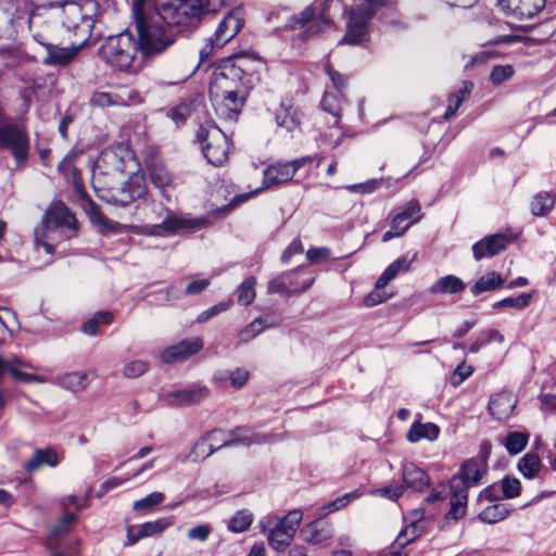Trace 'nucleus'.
<instances>
[{"mask_svg":"<svg viewBox=\"0 0 556 556\" xmlns=\"http://www.w3.org/2000/svg\"><path fill=\"white\" fill-rule=\"evenodd\" d=\"M224 7L225 0H135L132 25L140 53L146 60L160 55L174 43V26L195 25Z\"/></svg>","mask_w":556,"mask_h":556,"instance_id":"obj_1","label":"nucleus"},{"mask_svg":"<svg viewBox=\"0 0 556 556\" xmlns=\"http://www.w3.org/2000/svg\"><path fill=\"white\" fill-rule=\"evenodd\" d=\"M254 60L240 55L228 60L213 75L210 98L216 114L233 121L240 114L245 99L256 80L250 64Z\"/></svg>","mask_w":556,"mask_h":556,"instance_id":"obj_2","label":"nucleus"},{"mask_svg":"<svg viewBox=\"0 0 556 556\" xmlns=\"http://www.w3.org/2000/svg\"><path fill=\"white\" fill-rule=\"evenodd\" d=\"M125 178V162L118 150L106 149L99 155L93 169L96 188L108 190V195H101L109 202L126 206L143 198L146 187L142 179L134 177L128 181Z\"/></svg>","mask_w":556,"mask_h":556,"instance_id":"obj_3","label":"nucleus"},{"mask_svg":"<svg viewBox=\"0 0 556 556\" xmlns=\"http://www.w3.org/2000/svg\"><path fill=\"white\" fill-rule=\"evenodd\" d=\"M99 55L112 68L132 74L140 72L146 61L129 31L108 37L99 48Z\"/></svg>","mask_w":556,"mask_h":556,"instance_id":"obj_4","label":"nucleus"},{"mask_svg":"<svg viewBox=\"0 0 556 556\" xmlns=\"http://www.w3.org/2000/svg\"><path fill=\"white\" fill-rule=\"evenodd\" d=\"M223 434L224 433L222 431L214 430L197 441L190 451V457L192 460H204L215 451L233 444H243L250 446L251 444L273 443L278 440V438L274 434L256 433L245 428L236 429L232 432V439L230 440H224L222 438Z\"/></svg>","mask_w":556,"mask_h":556,"instance_id":"obj_5","label":"nucleus"},{"mask_svg":"<svg viewBox=\"0 0 556 556\" xmlns=\"http://www.w3.org/2000/svg\"><path fill=\"white\" fill-rule=\"evenodd\" d=\"M149 212L146 214L147 223L142 226H134L132 231L139 235L168 237L182 229H194L200 226L197 219L178 216L162 204L151 202L146 204Z\"/></svg>","mask_w":556,"mask_h":556,"instance_id":"obj_6","label":"nucleus"},{"mask_svg":"<svg viewBox=\"0 0 556 556\" xmlns=\"http://www.w3.org/2000/svg\"><path fill=\"white\" fill-rule=\"evenodd\" d=\"M387 4V0H353L344 37L339 45L362 46L369 40L368 25L376 12Z\"/></svg>","mask_w":556,"mask_h":556,"instance_id":"obj_7","label":"nucleus"},{"mask_svg":"<svg viewBox=\"0 0 556 556\" xmlns=\"http://www.w3.org/2000/svg\"><path fill=\"white\" fill-rule=\"evenodd\" d=\"M302 518L301 509H292L283 518L267 517L265 520H261L260 527L265 533L267 527L275 520L274 527L267 533V541L271 548L283 552L290 546Z\"/></svg>","mask_w":556,"mask_h":556,"instance_id":"obj_8","label":"nucleus"},{"mask_svg":"<svg viewBox=\"0 0 556 556\" xmlns=\"http://www.w3.org/2000/svg\"><path fill=\"white\" fill-rule=\"evenodd\" d=\"M197 139L201 142L202 152L208 163L214 166L225 163L229 152L228 139L216 125H201L197 131Z\"/></svg>","mask_w":556,"mask_h":556,"instance_id":"obj_9","label":"nucleus"},{"mask_svg":"<svg viewBox=\"0 0 556 556\" xmlns=\"http://www.w3.org/2000/svg\"><path fill=\"white\" fill-rule=\"evenodd\" d=\"M243 25L239 11L228 12L219 22L213 36L207 38L205 45L200 50V63L208 61L212 53L228 43L241 29Z\"/></svg>","mask_w":556,"mask_h":556,"instance_id":"obj_10","label":"nucleus"},{"mask_svg":"<svg viewBox=\"0 0 556 556\" xmlns=\"http://www.w3.org/2000/svg\"><path fill=\"white\" fill-rule=\"evenodd\" d=\"M77 220L68 207L62 202L54 203L47 212L43 219V224L40 228L35 230V241L37 244L42 245L48 254L53 253V245L49 242L43 241L47 237V232L53 227H67L70 229H76Z\"/></svg>","mask_w":556,"mask_h":556,"instance_id":"obj_11","label":"nucleus"},{"mask_svg":"<svg viewBox=\"0 0 556 556\" xmlns=\"http://www.w3.org/2000/svg\"><path fill=\"white\" fill-rule=\"evenodd\" d=\"M332 4H338V1L328 0L320 10L317 7L306 8L299 14V16L293 18L294 24H292L291 27L303 28V37H309L317 34L324 25L330 23L331 17L328 11Z\"/></svg>","mask_w":556,"mask_h":556,"instance_id":"obj_12","label":"nucleus"},{"mask_svg":"<svg viewBox=\"0 0 556 556\" xmlns=\"http://www.w3.org/2000/svg\"><path fill=\"white\" fill-rule=\"evenodd\" d=\"M485 458H470L466 460L459 471L450 480V486L459 488L468 492L469 488L480 484L483 475L486 473Z\"/></svg>","mask_w":556,"mask_h":556,"instance_id":"obj_13","label":"nucleus"},{"mask_svg":"<svg viewBox=\"0 0 556 556\" xmlns=\"http://www.w3.org/2000/svg\"><path fill=\"white\" fill-rule=\"evenodd\" d=\"M420 211L421 207L418 201H409L407 206L392 218L390 230L383 233L382 241L388 242L393 238L403 236L412 225L421 219Z\"/></svg>","mask_w":556,"mask_h":556,"instance_id":"obj_14","label":"nucleus"},{"mask_svg":"<svg viewBox=\"0 0 556 556\" xmlns=\"http://www.w3.org/2000/svg\"><path fill=\"white\" fill-rule=\"evenodd\" d=\"M203 345L201 338L185 339L164 349L161 353V359L166 364L182 362L198 354L203 349Z\"/></svg>","mask_w":556,"mask_h":556,"instance_id":"obj_15","label":"nucleus"},{"mask_svg":"<svg viewBox=\"0 0 556 556\" xmlns=\"http://www.w3.org/2000/svg\"><path fill=\"white\" fill-rule=\"evenodd\" d=\"M305 159L293 160L286 163H277L268 166L264 170V185L270 187L274 185L290 181L294 174L303 166Z\"/></svg>","mask_w":556,"mask_h":556,"instance_id":"obj_16","label":"nucleus"},{"mask_svg":"<svg viewBox=\"0 0 556 556\" xmlns=\"http://www.w3.org/2000/svg\"><path fill=\"white\" fill-rule=\"evenodd\" d=\"M208 395V389L203 386H191L186 389L169 391L163 400L168 406H188L202 402Z\"/></svg>","mask_w":556,"mask_h":556,"instance_id":"obj_17","label":"nucleus"},{"mask_svg":"<svg viewBox=\"0 0 556 556\" xmlns=\"http://www.w3.org/2000/svg\"><path fill=\"white\" fill-rule=\"evenodd\" d=\"M295 270L283 273L271 279L268 282V292L292 296L306 291L313 285L314 279H307L303 281L301 285H299L295 281H293V276L295 275Z\"/></svg>","mask_w":556,"mask_h":556,"instance_id":"obj_18","label":"nucleus"},{"mask_svg":"<svg viewBox=\"0 0 556 556\" xmlns=\"http://www.w3.org/2000/svg\"><path fill=\"white\" fill-rule=\"evenodd\" d=\"M546 0H498V7L506 14L518 18H531L544 7Z\"/></svg>","mask_w":556,"mask_h":556,"instance_id":"obj_19","label":"nucleus"},{"mask_svg":"<svg viewBox=\"0 0 556 556\" xmlns=\"http://www.w3.org/2000/svg\"><path fill=\"white\" fill-rule=\"evenodd\" d=\"M513 241V238L505 233H495L476 242L472 245L473 257L479 261L483 257H491L505 250Z\"/></svg>","mask_w":556,"mask_h":556,"instance_id":"obj_20","label":"nucleus"},{"mask_svg":"<svg viewBox=\"0 0 556 556\" xmlns=\"http://www.w3.org/2000/svg\"><path fill=\"white\" fill-rule=\"evenodd\" d=\"M517 400L511 392H500L489 402V412L497 420H507L514 413Z\"/></svg>","mask_w":556,"mask_h":556,"instance_id":"obj_21","label":"nucleus"},{"mask_svg":"<svg viewBox=\"0 0 556 556\" xmlns=\"http://www.w3.org/2000/svg\"><path fill=\"white\" fill-rule=\"evenodd\" d=\"M46 56L42 63L51 66H65L70 64L78 53L77 47H59L51 43L47 46Z\"/></svg>","mask_w":556,"mask_h":556,"instance_id":"obj_22","label":"nucleus"},{"mask_svg":"<svg viewBox=\"0 0 556 556\" xmlns=\"http://www.w3.org/2000/svg\"><path fill=\"white\" fill-rule=\"evenodd\" d=\"M59 463V455L54 448H36L31 458L25 463L24 469L31 473L39 470L43 466L55 468Z\"/></svg>","mask_w":556,"mask_h":556,"instance_id":"obj_23","label":"nucleus"},{"mask_svg":"<svg viewBox=\"0 0 556 556\" xmlns=\"http://www.w3.org/2000/svg\"><path fill=\"white\" fill-rule=\"evenodd\" d=\"M333 530L330 525L321 523L318 520L305 525L301 529L302 539L312 544H318L331 539Z\"/></svg>","mask_w":556,"mask_h":556,"instance_id":"obj_24","label":"nucleus"},{"mask_svg":"<svg viewBox=\"0 0 556 556\" xmlns=\"http://www.w3.org/2000/svg\"><path fill=\"white\" fill-rule=\"evenodd\" d=\"M451 500L450 509L445 515L446 520L457 521L462 519L467 511L468 492L459 488L450 486Z\"/></svg>","mask_w":556,"mask_h":556,"instance_id":"obj_25","label":"nucleus"},{"mask_svg":"<svg viewBox=\"0 0 556 556\" xmlns=\"http://www.w3.org/2000/svg\"><path fill=\"white\" fill-rule=\"evenodd\" d=\"M403 481L414 491L422 492L429 485L427 473L413 463L403 466Z\"/></svg>","mask_w":556,"mask_h":556,"instance_id":"obj_26","label":"nucleus"},{"mask_svg":"<svg viewBox=\"0 0 556 556\" xmlns=\"http://www.w3.org/2000/svg\"><path fill=\"white\" fill-rule=\"evenodd\" d=\"M55 384L70 392L76 393L85 390L89 384L88 371H71L59 376Z\"/></svg>","mask_w":556,"mask_h":556,"instance_id":"obj_27","label":"nucleus"},{"mask_svg":"<svg viewBox=\"0 0 556 556\" xmlns=\"http://www.w3.org/2000/svg\"><path fill=\"white\" fill-rule=\"evenodd\" d=\"M504 278L496 271H486L471 287L473 296H478L483 292H492L504 285Z\"/></svg>","mask_w":556,"mask_h":556,"instance_id":"obj_28","label":"nucleus"},{"mask_svg":"<svg viewBox=\"0 0 556 556\" xmlns=\"http://www.w3.org/2000/svg\"><path fill=\"white\" fill-rule=\"evenodd\" d=\"M466 288L465 282L457 276L447 275L438 279L430 288L433 294H456L464 291Z\"/></svg>","mask_w":556,"mask_h":556,"instance_id":"obj_29","label":"nucleus"},{"mask_svg":"<svg viewBox=\"0 0 556 556\" xmlns=\"http://www.w3.org/2000/svg\"><path fill=\"white\" fill-rule=\"evenodd\" d=\"M439 434H440V428L435 424L414 422L407 432V439L410 442H418L421 439L434 441L438 439Z\"/></svg>","mask_w":556,"mask_h":556,"instance_id":"obj_30","label":"nucleus"},{"mask_svg":"<svg viewBox=\"0 0 556 556\" xmlns=\"http://www.w3.org/2000/svg\"><path fill=\"white\" fill-rule=\"evenodd\" d=\"M276 123L288 131L294 130L301 123V114L296 108L281 105L276 112Z\"/></svg>","mask_w":556,"mask_h":556,"instance_id":"obj_31","label":"nucleus"},{"mask_svg":"<svg viewBox=\"0 0 556 556\" xmlns=\"http://www.w3.org/2000/svg\"><path fill=\"white\" fill-rule=\"evenodd\" d=\"M473 88V84L468 80H464L457 91L453 92L448 98V104L444 113V118H451L462 105V103L470 96Z\"/></svg>","mask_w":556,"mask_h":556,"instance_id":"obj_32","label":"nucleus"},{"mask_svg":"<svg viewBox=\"0 0 556 556\" xmlns=\"http://www.w3.org/2000/svg\"><path fill=\"white\" fill-rule=\"evenodd\" d=\"M509 511L510 509L507 504L493 503L482 509L478 515V518L484 523L493 525L507 518Z\"/></svg>","mask_w":556,"mask_h":556,"instance_id":"obj_33","label":"nucleus"},{"mask_svg":"<svg viewBox=\"0 0 556 556\" xmlns=\"http://www.w3.org/2000/svg\"><path fill=\"white\" fill-rule=\"evenodd\" d=\"M530 434L525 431H511L502 440V444L510 455L521 453L529 442Z\"/></svg>","mask_w":556,"mask_h":556,"instance_id":"obj_34","label":"nucleus"},{"mask_svg":"<svg viewBox=\"0 0 556 556\" xmlns=\"http://www.w3.org/2000/svg\"><path fill=\"white\" fill-rule=\"evenodd\" d=\"M541 459L538 454L529 452L518 462L519 472L527 479H533L541 469Z\"/></svg>","mask_w":556,"mask_h":556,"instance_id":"obj_35","label":"nucleus"},{"mask_svg":"<svg viewBox=\"0 0 556 556\" xmlns=\"http://www.w3.org/2000/svg\"><path fill=\"white\" fill-rule=\"evenodd\" d=\"M115 106H129L141 102V97L134 88L121 86L112 90Z\"/></svg>","mask_w":556,"mask_h":556,"instance_id":"obj_36","label":"nucleus"},{"mask_svg":"<svg viewBox=\"0 0 556 556\" xmlns=\"http://www.w3.org/2000/svg\"><path fill=\"white\" fill-rule=\"evenodd\" d=\"M149 176L151 181L156 188H165L172 182V175L164 167L163 164L157 162H151L148 165Z\"/></svg>","mask_w":556,"mask_h":556,"instance_id":"obj_37","label":"nucleus"},{"mask_svg":"<svg viewBox=\"0 0 556 556\" xmlns=\"http://www.w3.org/2000/svg\"><path fill=\"white\" fill-rule=\"evenodd\" d=\"M427 530V525H415L407 522V526L400 532L395 540L399 548L403 549L405 545L414 542Z\"/></svg>","mask_w":556,"mask_h":556,"instance_id":"obj_38","label":"nucleus"},{"mask_svg":"<svg viewBox=\"0 0 556 556\" xmlns=\"http://www.w3.org/2000/svg\"><path fill=\"white\" fill-rule=\"evenodd\" d=\"M554 206V198L548 192L535 194L530 203L531 213L534 216L547 215Z\"/></svg>","mask_w":556,"mask_h":556,"instance_id":"obj_39","label":"nucleus"},{"mask_svg":"<svg viewBox=\"0 0 556 556\" xmlns=\"http://www.w3.org/2000/svg\"><path fill=\"white\" fill-rule=\"evenodd\" d=\"M249 377L250 372L247 369L238 367L232 370L220 372L217 379L222 382L229 380L230 386L238 390L245 386Z\"/></svg>","mask_w":556,"mask_h":556,"instance_id":"obj_40","label":"nucleus"},{"mask_svg":"<svg viewBox=\"0 0 556 556\" xmlns=\"http://www.w3.org/2000/svg\"><path fill=\"white\" fill-rule=\"evenodd\" d=\"M15 0H0V30L3 26L13 23V20L21 18L23 12L15 8Z\"/></svg>","mask_w":556,"mask_h":556,"instance_id":"obj_41","label":"nucleus"},{"mask_svg":"<svg viewBox=\"0 0 556 556\" xmlns=\"http://www.w3.org/2000/svg\"><path fill=\"white\" fill-rule=\"evenodd\" d=\"M90 219L96 226L99 227L100 231L102 232H118L123 228V226L119 223L109 219L96 206L91 207Z\"/></svg>","mask_w":556,"mask_h":556,"instance_id":"obj_42","label":"nucleus"},{"mask_svg":"<svg viewBox=\"0 0 556 556\" xmlns=\"http://www.w3.org/2000/svg\"><path fill=\"white\" fill-rule=\"evenodd\" d=\"M256 278H247L237 289V302L240 305H250L255 299Z\"/></svg>","mask_w":556,"mask_h":556,"instance_id":"obj_43","label":"nucleus"},{"mask_svg":"<svg viewBox=\"0 0 556 556\" xmlns=\"http://www.w3.org/2000/svg\"><path fill=\"white\" fill-rule=\"evenodd\" d=\"M25 366L30 367L29 364L21 362L18 358L14 357L12 358V367H10V374L20 381L27 382V383H46L48 379L43 376L33 375L20 371L16 367L17 366Z\"/></svg>","mask_w":556,"mask_h":556,"instance_id":"obj_44","label":"nucleus"},{"mask_svg":"<svg viewBox=\"0 0 556 556\" xmlns=\"http://www.w3.org/2000/svg\"><path fill=\"white\" fill-rule=\"evenodd\" d=\"M64 23L68 27H77L84 20L83 9L77 2H65L62 4Z\"/></svg>","mask_w":556,"mask_h":556,"instance_id":"obj_45","label":"nucleus"},{"mask_svg":"<svg viewBox=\"0 0 556 556\" xmlns=\"http://www.w3.org/2000/svg\"><path fill=\"white\" fill-rule=\"evenodd\" d=\"M173 525L172 518H159L154 521H148L139 526L141 529V536L148 538L155 534H161Z\"/></svg>","mask_w":556,"mask_h":556,"instance_id":"obj_46","label":"nucleus"},{"mask_svg":"<svg viewBox=\"0 0 556 556\" xmlns=\"http://www.w3.org/2000/svg\"><path fill=\"white\" fill-rule=\"evenodd\" d=\"M252 515L245 510L237 511L228 522L231 532L240 533L245 531L252 523Z\"/></svg>","mask_w":556,"mask_h":556,"instance_id":"obj_47","label":"nucleus"},{"mask_svg":"<svg viewBox=\"0 0 556 556\" xmlns=\"http://www.w3.org/2000/svg\"><path fill=\"white\" fill-rule=\"evenodd\" d=\"M149 369V363L144 359H134L125 364L122 374L125 378L135 379L141 377Z\"/></svg>","mask_w":556,"mask_h":556,"instance_id":"obj_48","label":"nucleus"},{"mask_svg":"<svg viewBox=\"0 0 556 556\" xmlns=\"http://www.w3.org/2000/svg\"><path fill=\"white\" fill-rule=\"evenodd\" d=\"M532 299L531 293H521L517 298H504L493 304V308L498 307H513L517 309H523L526 308Z\"/></svg>","mask_w":556,"mask_h":556,"instance_id":"obj_49","label":"nucleus"},{"mask_svg":"<svg viewBox=\"0 0 556 556\" xmlns=\"http://www.w3.org/2000/svg\"><path fill=\"white\" fill-rule=\"evenodd\" d=\"M165 498V495L162 492H152L148 494L146 497L134 502L132 509L135 511L140 510H150L155 506L160 505Z\"/></svg>","mask_w":556,"mask_h":556,"instance_id":"obj_50","label":"nucleus"},{"mask_svg":"<svg viewBox=\"0 0 556 556\" xmlns=\"http://www.w3.org/2000/svg\"><path fill=\"white\" fill-rule=\"evenodd\" d=\"M267 325L262 318H256L239 332L241 342H248L261 333Z\"/></svg>","mask_w":556,"mask_h":556,"instance_id":"obj_51","label":"nucleus"},{"mask_svg":"<svg viewBox=\"0 0 556 556\" xmlns=\"http://www.w3.org/2000/svg\"><path fill=\"white\" fill-rule=\"evenodd\" d=\"M89 104H90V106L100 108V109L115 106L114 97L112 94V91H102V90L94 91L90 97Z\"/></svg>","mask_w":556,"mask_h":556,"instance_id":"obj_52","label":"nucleus"},{"mask_svg":"<svg viewBox=\"0 0 556 556\" xmlns=\"http://www.w3.org/2000/svg\"><path fill=\"white\" fill-rule=\"evenodd\" d=\"M515 71L511 65H496L493 67L490 79L494 85H501L510 79Z\"/></svg>","mask_w":556,"mask_h":556,"instance_id":"obj_53","label":"nucleus"},{"mask_svg":"<svg viewBox=\"0 0 556 556\" xmlns=\"http://www.w3.org/2000/svg\"><path fill=\"white\" fill-rule=\"evenodd\" d=\"M340 101L339 96L326 92L321 100V106L326 112L330 113L334 117H339L341 110Z\"/></svg>","mask_w":556,"mask_h":556,"instance_id":"obj_54","label":"nucleus"},{"mask_svg":"<svg viewBox=\"0 0 556 556\" xmlns=\"http://www.w3.org/2000/svg\"><path fill=\"white\" fill-rule=\"evenodd\" d=\"M501 488L506 498H515L520 495L521 483L516 478H505Z\"/></svg>","mask_w":556,"mask_h":556,"instance_id":"obj_55","label":"nucleus"},{"mask_svg":"<svg viewBox=\"0 0 556 556\" xmlns=\"http://www.w3.org/2000/svg\"><path fill=\"white\" fill-rule=\"evenodd\" d=\"M229 307H230L229 302L218 303V304L203 311L202 313H200L197 317V321L199 324L206 323L208 319L217 316L218 314L228 311Z\"/></svg>","mask_w":556,"mask_h":556,"instance_id":"obj_56","label":"nucleus"},{"mask_svg":"<svg viewBox=\"0 0 556 556\" xmlns=\"http://www.w3.org/2000/svg\"><path fill=\"white\" fill-rule=\"evenodd\" d=\"M211 532H212L211 526L203 523V525H199L197 527L189 529L187 532V536L189 540H197L200 542H205L208 539Z\"/></svg>","mask_w":556,"mask_h":556,"instance_id":"obj_57","label":"nucleus"},{"mask_svg":"<svg viewBox=\"0 0 556 556\" xmlns=\"http://www.w3.org/2000/svg\"><path fill=\"white\" fill-rule=\"evenodd\" d=\"M304 251L302 241L299 238L293 239L281 255V262L288 264L292 256L301 254Z\"/></svg>","mask_w":556,"mask_h":556,"instance_id":"obj_58","label":"nucleus"},{"mask_svg":"<svg viewBox=\"0 0 556 556\" xmlns=\"http://www.w3.org/2000/svg\"><path fill=\"white\" fill-rule=\"evenodd\" d=\"M471 374H472L471 366L460 364L455 368L453 376L451 378V382L454 387H457L462 382H464Z\"/></svg>","mask_w":556,"mask_h":556,"instance_id":"obj_59","label":"nucleus"},{"mask_svg":"<svg viewBox=\"0 0 556 556\" xmlns=\"http://www.w3.org/2000/svg\"><path fill=\"white\" fill-rule=\"evenodd\" d=\"M306 256L311 263H318L328 260L331 256V251L326 247L312 248L307 250Z\"/></svg>","mask_w":556,"mask_h":556,"instance_id":"obj_60","label":"nucleus"},{"mask_svg":"<svg viewBox=\"0 0 556 556\" xmlns=\"http://www.w3.org/2000/svg\"><path fill=\"white\" fill-rule=\"evenodd\" d=\"M412 261L407 257H401L391 263L386 269L393 277V279L401 271H407L409 269Z\"/></svg>","mask_w":556,"mask_h":556,"instance_id":"obj_61","label":"nucleus"},{"mask_svg":"<svg viewBox=\"0 0 556 556\" xmlns=\"http://www.w3.org/2000/svg\"><path fill=\"white\" fill-rule=\"evenodd\" d=\"M76 521V515L73 513H65L59 525L55 526L52 530L53 535H61L62 533L66 532L68 527Z\"/></svg>","mask_w":556,"mask_h":556,"instance_id":"obj_62","label":"nucleus"},{"mask_svg":"<svg viewBox=\"0 0 556 556\" xmlns=\"http://www.w3.org/2000/svg\"><path fill=\"white\" fill-rule=\"evenodd\" d=\"M189 115V106L186 104H180L169 111V117L173 122L179 126L184 124Z\"/></svg>","mask_w":556,"mask_h":556,"instance_id":"obj_63","label":"nucleus"},{"mask_svg":"<svg viewBox=\"0 0 556 556\" xmlns=\"http://www.w3.org/2000/svg\"><path fill=\"white\" fill-rule=\"evenodd\" d=\"M404 488L401 484H392L378 491L382 496L396 501L403 494Z\"/></svg>","mask_w":556,"mask_h":556,"instance_id":"obj_64","label":"nucleus"}]
</instances>
